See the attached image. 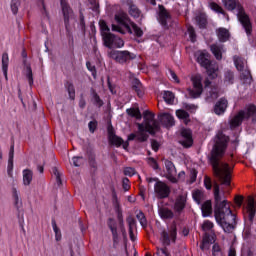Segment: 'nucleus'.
Instances as JSON below:
<instances>
[{"label": "nucleus", "mask_w": 256, "mask_h": 256, "mask_svg": "<svg viewBox=\"0 0 256 256\" xmlns=\"http://www.w3.org/2000/svg\"><path fill=\"white\" fill-rule=\"evenodd\" d=\"M229 144V136L219 132L216 136V142L210 152V165L212 167L213 177L218 179L220 185L224 187L231 186V173H233V168L229 166L226 162H221L225 151H227V145Z\"/></svg>", "instance_id": "f257e3e1"}, {"label": "nucleus", "mask_w": 256, "mask_h": 256, "mask_svg": "<svg viewBox=\"0 0 256 256\" xmlns=\"http://www.w3.org/2000/svg\"><path fill=\"white\" fill-rule=\"evenodd\" d=\"M214 189V217L222 227L224 233H233L237 227V214L233 213L229 202L221 196V186L213 182Z\"/></svg>", "instance_id": "f03ea898"}, {"label": "nucleus", "mask_w": 256, "mask_h": 256, "mask_svg": "<svg viewBox=\"0 0 256 256\" xmlns=\"http://www.w3.org/2000/svg\"><path fill=\"white\" fill-rule=\"evenodd\" d=\"M223 4L228 11H234L238 9V21L241 23L242 27L245 29L246 34L249 36L253 33V24H251V19L249 15L245 13V8L237 2V0H223Z\"/></svg>", "instance_id": "7ed1b4c3"}, {"label": "nucleus", "mask_w": 256, "mask_h": 256, "mask_svg": "<svg viewBox=\"0 0 256 256\" xmlns=\"http://www.w3.org/2000/svg\"><path fill=\"white\" fill-rule=\"evenodd\" d=\"M114 19L118 25L112 24V31L116 33H121V35H125V33H129V35H133V29H131V18H129V14L124 11H120L115 14Z\"/></svg>", "instance_id": "20e7f679"}, {"label": "nucleus", "mask_w": 256, "mask_h": 256, "mask_svg": "<svg viewBox=\"0 0 256 256\" xmlns=\"http://www.w3.org/2000/svg\"><path fill=\"white\" fill-rule=\"evenodd\" d=\"M148 183L154 184V193L157 199H168V197L171 195V187L167 185V183L159 180V178H147Z\"/></svg>", "instance_id": "39448f33"}, {"label": "nucleus", "mask_w": 256, "mask_h": 256, "mask_svg": "<svg viewBox=\"0 0 256 256\" xmlns=\"http://www.w3.org/2000/svg\"><path fill=\"white\" fill-rule=\"evenodd\" d=\"M143 119L145 123V129L150 135H155L161 127L159 122L155 120V114L149 110L143 112Z\"/></svg>", "instance_id": "423d86ee"}, {"label": "nucleus", "mask_w": 256, "mask_h": 256, "mask_svg": "<svg viewBox=\"0 0 256 256\" xmlns=\"http://www.w3.org/2000/svg\"><path fill=\"white\" fill-rule=\"evenodd\" d=\"M109 56L120 65H125V63H130V61H133V59H137V55L129 52L128 50H112L110 51Z\"/></svg>", "instance_id": "0eeeda50"}, {"label": "nucleus", "mask_w": 256, "mask_h": 256, "mask_svg": "<svg viewBox=\"0 0 256 256\" xmlns=\"http://www.w3.org/2000/svg\"><path fill=\"white\" fill-rule=\"evenodd\" d=\"M193 88H187V92L191 99H199L203 95V83L201 75H195L191 78Z\"/></svg>", "instance_id": "6e6552de"}, {"label": "nucleus", "mask_w": 256, "mask_h": 256, "mask_svg": "<svg viewBox=\"0 0 256 256\" xmlns=\"http://www.w3.org/2000/svg\"><path fill=\"white\" fill-rule=\"evenodd\" d=\"M161 239L163 245H171V241L172 243H175V241H177V222L174 221L171 223L168 232L167 230L162 231Z\"/></svg>", "instance_id": "1a4fd4ad"}, {"label": "nucleus", "mask_w": 256, "mask_h": 256, "mask_svg": "<svg viewBox=\"0 0 256 256\" xmlns=\"http://www.w3.org/2000/svg\"><path fill=\"white\" fill-rule=\"evenodd\" d=\"M108 141L110 145H114V147H123V149L127 150L129 148V140L126 142L123 140V138L117 136L115 134V129L113 126H108Z\"/></svg>", "instance_id": "9d476101"}, {"label": "nucleus", "mask_w": 256, "mask_h": 256, "mask_svg": "<svg viewBox=\"0 0 256 256\" xmlns=\"http://www.w3.org/2000/svg\"><path fill=\"white\" fill-rule=\"evenodd\" d=\"M61 9L64 17V24L66 31H69V27H71L70 21L71 19H75V12L73 8L67 3L65 0H61Z\"/></svg>", "instance_id": "9b49d317"}, {"label": "nucleus", "mask_w": 256, "mask_h": 256, "mask_svg": "<svg viewBox=\"0 0 256 256\" xmlns=\"http://www.w3.org/2000/svg\"><path fill=\"white\" fill-rule=\"evenodd\" d=\"M164 165L166 167V179H168L170 183H179V179L175 177V175H177V168H175V164H173L171 160H165Z\"/></svg>", "instance_id": "f8f14e48"}, {"label": "nucleus", "mask_w": 256, "mask_h": 256, "mask_svg": "<svg viewBox=\"0 0 256 256\" xmlns=\"http://www.w3.org/2000/svg\"><path fill=\"white\" fill-rule=\"evenodd\" d=\"M159 12H158V21L162 25V27H165V29H169V23L168 21H171V14L169 11H167V8L163 5L158 6Z\"/></svg>", "instance_id": "ddd939ff"}, {"label": "nucleus", "mask_w": 256, "mask_h": 256, "mask_svg": "<svg viewBox=\"0 0 256 256\" xmlns=\"http://www.w3.org/2000/svg\"><path fill=\"white\" fill-rule=\"evenodd\" d=\"M182 139L179 140L180 145L185 149L193 147V132L190 129H182L181 131Z\"/></svg>", "instance_id": "4468645a"}, {"label": "nucleus", "mask_w": 256, "mask_h": 256, "mask_svg": "<svg viewBox=\"0 0 256 256\" xmlns=\"http://www.w3.org/2000/svg\"><path fill=\"white\" fill-rule=\"evenodd\" d=\"M185 207H187V194H180L175 199L174 211L175 213H178V215H181L185 210Z\"/></svg>", "instance_id": "2eb2a0df"}, {"label": "nucleus", "mask_w": 256, "mask_h": 256, "mask_svg": "<svg viewBox=\"0 0 256 256\" xmlns=\"http://www.w3.org/2000/svg\"><path fill=\"white\" fill-rule=\"evenodd\" d=\"M245 121V110H240L236 115H234L229 121L231 129H237Z\"/></svg>", "instance_id": "dca6fc26"}, {"label": "nucleus", "mask_w": 256, "mask_h": 256, "mask_svg": "<svg viewBox=\"0 0 256 256\" xmlns=\"http://www.w3.org/2000/svg\"><path fill=\"white\" fill-rule=\"evenodd\" d=\"M228 106H229V101H227V98L222 97L214 105L213 111L215 115H223V113L227 111Z\"/></svg>", "instance_id": "f3484780"}, {"label": "nucleus", "mask_w": 256, "mask_h": 256, "mask_svg": "<svg viewBox=\"0 0 256 256\" xmlns=\"http://www.w3.org/2000/svg\"><path fill=\"white\" fill-rule=\"evenodd\" d=\"M244 119L249 121L251 119L252 123H256V105L249 104L244 110Z\"/></svg>", "instance_id": "a211bd4d"}, {"label": "nucleus", "mask_w": 256, "mask_h": 256, "mask_svg": "<svg viewBox=\"0 0 256 256\" xmlns=\"http://www.w3.org/2000/svg\"><path fill=\"white\" fill-rule=\"evenodd\" d=\"M248 219L250 223H253V220L255 219V213H256V206H255V200L252 197L248 198V205L246 208Z\"/></svg>", "instance_id": "6ab92c4d"}, {"label": "nucleus", "mask_w": 256, "mask_h": 256, "mask_svg": "<svg viewBox=\"0 0 256 256\" xmlns=\"http://www.w3.org/2000/svg\"><path fill=\"white\" fill-rule=\"evenodd\" d=\"M135 139L138 143H145L149 139V134H146V132H136L128 136V141H135Z\"/></svg>", "instance_id": "aec40b11"}, {"label": "nucleus", "mask_w": 256, "mask_h": 256, "mask_svg": "<svg viewBox=\"0 0 256 256\" xmlns=\"http://www.w3.org/2000/svg\"><path fill=\"white\" fill-rule=\"evenodd\" d=\"M107 225L112 233L113 242L117 243V241H119V233H117V222H115V219L109 218Z\"/></svg>", "instance_id": "412c9836"}, {"label": "nucleus", "mask_w": 256, "mask_h": 256, "mask_svg": "<svg viewBox=\"0 0 256 256\" xmlns=\"http://www.w3.org/2000/svg\"><path fill=\"white\" fill-rule=\"evenodd\" d=\"M160 122L164 127H173L175 125V118L169 113H164L160 115Z\"/></svg>", "instance_id": "4be33fe9"}, {"label": "nucleus", "mask_w": 256, "mask_h": 256, "mask_svg": "<svg viewBox=\"0 0 256 256\" xmlns=\"http://www.w3.org/2000/svg\"><path fill=\"white\" fill-rule=\"evenodd\" d=\"M216 35L220 43H226V41H229L231 37V34L229 33V30H227V28H218L216 30Z\"/></svg>", "instance_id": "5701e85b"}, {"label": "nucleus", "mask_w": 256, "mask_h": 256, "mask_svg": "<svg viewBox=\"0 0 256 256\" xmlns=\"http://www.w3.org/2000/svg\"><path fill=\"white\" fill-rule=\"evenodd\" d=\"M115 34H112L111 32L108 33H102V38L105 47H108V49H113V43L115 41Z\"/></svg>", "instance_id": "b1692460"}, {"label": "nucleus", "mask_w": 256, "mask_h": 256, "mask_svg": "<svg viewBox=\"0 0 256 256\" xmlns=\"http://www.w3.org/2000/svg\"><path fill=\"white\" fill-rule=\"evenodd\" d=\"M201 211L203 217H209L210 215L213 214V204L211 200H207L202 204Z\"/></svg>", "instance_id": "393cba45"}, {"label": "nucleus", "mask_w": 256, "mask_h": 256, "mask_svg": "<svg viewBox=\"0 0 256 256\" xmlns=\"http://www.w3.org/2000/svg\"><path fill=\"white\" fill-rule=\"evenodd\" d=\"M211 52L213 53L215 59H217V61H221V59H223V53L221 51H223V46L221 45H217V44H212L210 46Z\"/></svg>", "instance_id": "a878e982"}, {"label": "nucleus", "mask_w": 256, "mask_h": 256, "mask_svg": "<svg viewBox=\"0 0 256 256\" xmlns=\"http://www.w3.org/2000/svg\"><path fill=\"white\" fill-rule=\"evenodd\" d=\"M158 213H159L161 219H173V217H175L173 210H171L167 207H160L158 210Z\"/></svg>", "instance_id": "bb28decb"}, {"label": "nucleus", "mask_w": 256, "mask_h": 256, "mask_svg": "<svg viewBox=\"0 0 256 256\" xmlns=\"http://www.w3.org/2000/svg\"><path fill=\"white\" fill-rule=\"evenodd\" d=\"M132 89L133 91H135V93H137L138 97L143 96V84H141V81H139V79L134 78L132 80Z\"/></svg>", "instance_id": "cd10ccee"}, {"label": "nucleus", "mask_w": 256, "mask_h": 256, "mask_svg": "<svg viewBox=\"0 0 256 256\" xmlns=\"http://www.w3.org/2000/svg\"><path fill=\"white\" fill-rule=\"evenodd\" d=\"M215 99H219V88L211 87L210 91L207 93L206 101H208V103H211L215 101Z\"/></svg>", "instance_id": "c85d7f7f"}, {"label": "nucleus", "mask_w": 256, "mask_h": 256, "mask_svg": "<svg viewBox=\"0 0 256 256\" xmlns=\"http://www.w3.org/2000/svg\"><path fill=\"white\" fill-rule=\"evenodd\" d=\"M198 63L201 65V67H209L211 65V60H209V54L208 53H201L197 58Z\"/></svg>", "instance_id": "c756f323"}, {"label": "nucleus", "mask_w": 256, "mask_h": 256, "mask_svg": "<svg viewBox=\"0 0 256 256\" xmlns=\"http://www.w3.org/2000/svg\"><path fill=\"white\" fill-rule=\"evenodd\" d=\"M196 22L200 29H207V15L205 13L198 14Z\"/></svg>", "instance_id": "7c9ffc66"}, {"label": "nucleus", "mask_w": 256, "mask_h": 256, "mask_svg": "<svg viewBox=\"0 0 256 256\" xmlns=\"http://www.w3.org/2000/svg\"><path fill=\"white\" fill-rule=\"evenodd\" d=\"M15 157V143H12L9 151V159H8V173L11 174L13 171V158Z\"/></svg>", "instance_id": "2f4dec72"}, {"label": "nucleus", "mask_w": 256, "mask_h": 256, "mask_svg": "<svg viewBox=\"0 0 256 256\" xmlns=\"http://www.w3.org/2000/svg\"><path fill=\"white\" fill-rule=\"evenodd\" d=\"M9 69V54L4 52L2 54V71L4 73L5 79H7V71Z\"/></svg>", "instance_id": "473e14b6"}, {"label": "nucleus", "mask_w": 256, "mask_h": 256, "mask_svg": "<svg viewBox=\"0 0 256 256\" xmlns=\"http://www.w3.org/2000/svg\"><path fill=\"white\" fill-rule=\"evenodd\" d=\"M31 181H33V171L29 169H25L23 171V183L28 186L31 185Z\"/></svg>", "instance_id": "72a5a7b5"}, {"label": "nucleus", "mask_w": 256, "mask_h": 256, "mask_svg": "<svg viewBox=\"0 0 256 256\" xmlns=\"http://www.w3.org/2000/svg\"><path fill=\"white\" fill-rule=\"evenodd\" d=\"M91 95L93 103L96 105V107H103L104 103L99 94H97V91L95 89L91 88Z\"/></svg>", "instance_id": "f704fd0d"}, {"label": "nucleus", "mask_w": 256, "mask_h": 256, "mask_svg": "<svg viewBox=\"0 0 256 256\" xmlns=\"http://www.w3.org/2000/svg\"><path fill=\"white\" fill-rule=\"evenodd\" d=\"M65 88L67 89L71 101H75V86L73 85V82L66 81Z\"/></svg>", "instance_id": "c9c22d12"}, {"label": "nucleus", "mask_w": 256, "mask_h": 256, "mask_svg": "<svg viewBox=\"0 0 256 256\" xmlns=\"http://www.w3.org/2000/svg\"><path fill=\"white\" fill-rule=\"evenodd\" d=\"M129 15L134 19H139L141 17V10L135 4H130Z\"/></svg>", "instance_id": "e433bc0d"}, {"label": "nucleus", "mask_w": 256, "mask_h": 256, "mask_svg": "<svg viewBox=\"0 0 256 256\" xmlns=\"http://www.w3.org/2000/svg\"><path fill=\"white\" fill-rule=\"evenodd\" d=\"M192 197L198 205H201L203 199H205V194L201 190H195L192 193Z\"/></svg>", "instance_id": "4c0bfd02"}, {"label": "nucleus", "mask_w": 256, "mask_h": 256, "mask_svg": "<svg viewBox=\"0 0 256 256\" xmlns=\"http://www.w3.org/2000/svg\"><path fill=\"white\" fill-rule=\"evenodd\" d=\"M127 115H129V117H135V119H141L143 116L141 115V111L139 110V108H128L126 110Z\"/></svg>", "instance_id": "58836bf2"}, {"label": "nucleus", "mask_w": 256, "mask_h": 256, "mask_svg": "<svg viewBox=\"0 0 256 256\" xmlns=\"http://www.w3.org/2000/svg\"><path fill=\"white\" fill-rule=\"evenodd\" d=\"M163 99L168 105H173L175 102V94L171 91H164Z\"/></svg>", "instance_id": "ea45409f"}, {"label": "nucleus", "mask_w": 256, "mask_h": 256, "mask_svg": "<svg viewBox=\"0 0 256 256\" xmlns=\"http://www.w3.org/2000/svg\"><path fill=\"white\" fill-rule=\"evenodd\" d=\"M136 218L138 219L140 225L143 227V229L147 228V218L145 217V213L143 211H139L136 215Z\"/></svg>", "instance_id": "a19ab883"}, {"label": "nucleus", "mask_w": 256, "mask_h": 256, "mask_svg": "<svg viewBox=\"0 0 256 256\" xmlns=\"http://www.w3.org/2000/svg\"><path fill=\"white\" fill-rule=\"evenodd\" d=\"M234 65L237 71H243L245 69V63L243 62V59H241V57L234 56Z\"/></svg>", "instance_id": "79ce46f5"}, {"label": "nucleus", "mask_w": 256, "mask_h": 256, "mask_svg": "<svg viewBox=\"0 0 256 256\" xmlns=\"http://www.w3.org/2000/svg\"><path fill=\"white\" fill-rule=\"evenodd\" d=\"M176 116L178 117V119H184L185 123L187 125V123H189V112L185 111V110H177L176 111Z\"/></svg>", "instance_id": "37998d69"}, {"label": "nucleus", "mask_w": 256, "mask_h": 256, "mask_svg": "<svg viewBox=\"0 0 256 256\" xmlns=\"http://www.w3.org/2000/svg\"><path fill=\"white\" fill-rule=\"evenodd\" d=\"M205 69L207 70V74L210 79H217V69L213 67V65L210 64Z\"/></svg>", "instance_id": "c03bdc74"}, {"label": "nucleus", "mask_w": 256, "mask_h": 256, "mask_svg": "<svg viewBox=\"0 0 256 256\" xmlns=\"http://www.w3.org/2000/svg\"><path fill=\"white\" fill-rule=\"evenodd\" d=\"M212 256H225L223 255V250L221 249L219 243H215L212 246Z\"/></svg>", "instance_id": "a18cd8bd"}, {"label": "nucleus", "mask_w": 256, "mask_h": 256, "mask_svg": "<svg viewBox=\"0 0 256 256\" xmlns=\"http://www.w3.org/2000/svg\"><path fill=\"white\" fill-rule=\"evenodd\" d=\"M52 227L55 233L56 241H61V230L59 229V227H57V222L55 221V219H52Z\"/></svg>", "instance_id": "49530a36"}, {"label": "nucleus", "mask_w": 256, "mask_h": 256, "mask_svg": "<svg viewBox=\"0 0 256 256\" xmlns=\"http://www.w3.org/2000/svg\"><path fill=\"white\" fill-rule=\"evenodd\" d=\"M52 173L56 177V183L58 187H61V185H63V181L61 180V172H59V169H57V167H53Z\"/></svg>", "instance_id": "de8ad7c7"}, {"label": "nucleus", "mask_w": 256, "mask_h": 256, "mask_svg": "<svg viewBox=\"0 0 256 256\" xmlns=\"http://www.w3.org/2000/svg\"><path fill=\"white\" fill-rule=\"evenodd\" d=\"M130 27H132V29L134 31V35L136 37H143V30L141 29V27L137 26V24H135V22H132L130 24Z\"/></svg>", "instance_id": "09e8293b"}, {"label": "nucleus", "mask_w": 256, "mask_h": 256, "mask_svg": "<svg viewBox=\"0 0 256 256\" xmlns=\"http://www.w3.org/2000/svg\"><path fill=\"white\" fill-rule=\"evenodd\" d=\"M124 45L125 41H123V39H121L120 37L115 36L112 48L121 49V47H123Z\"/></svg>", "instance_id": "8fccbe9b"}, {"label": "nucleus", "mask_w": 256, "mask_h": 256, "mask_svg": "<svg viewBox=\"0 0 256 256\" xmlns=\"http://www.w3.org/2000/svg\"><path fill=\"white\" fill-rule=\"evenodd\" d=\"M187 32L189 34L190 41L195 43V41H197V33L195 32V28L193 26H189Z\"/></svg>", "instance_id": "3c124183"}, {"label": "nucleus", "mask_w": 256, "mask_h": 256, "mask_svg": "<svg viewBox=\"0 0 256 256\" xmlns=\"http://www.w3.org/2000/svg\"><path fill=\"white\" fill-rule=\"evenodd\" d=\"M202 241H204V243H215V234H209V233H204Z\"/></svg>", "instance_id": "603ef678"}, {"label": "nucleus", "mask_w": 256, "mask_h": 256, "mask_svg": "<svg viewBox=\"0 0 256 256\" xmlns=\"http://www.w3.org/2000/svg\"><path fill=\"white\" fill-rule=\"evenodd\" d=\"M204 187L207 191H211L213 189V180L209 176H204Z\"/></svg>", "instance_id": "864d4df0"}, {"label": "nucleus", "mask_w": 256, "mask_h": 256, "mask_svg": "<svg viewBox=\"0 0 256 256\" xmlns=\"http://www.w3.org/2000/svg\"><path fill=\"white\" fill-rule=\"evenodd\" d=\"M99 25H100L101 35H103V33H109V31H111V29L109 28L105 20H100Z\"/></svg>", "instance_id": "5fc2aeb1"}, {"label": "nucleus", "mask_w": 256, "mask_h": 256, "mask_svg": "<svg viewBox=\"0 0 256 256\" xmlns=\"http://www.w3.org/2000/svg\"><path fill=\"white\" fill-rule=\"evenodd\" d=\"M26 77L28 79L29 85H33V70L31 69V66H26Z\"/></svg>", "instance_id": "6e6d98bb"}, {"label": "nucleus", "mask_w": 256, "mask_h": 256, "mask_svg": "<svg viewBox=\"0 0 256 256\" xmlns=\"http://www.w3.org/2000/svg\"><path fill=\"white\" fill-rule=\"evenodd\" d=\"M210 7H211L212 11H215L216 13H221V15H225V10H223V8L221 6H219V4L212 2L210 4Z\"/></svg>", "instance_id": "4d7b16f0"}, {"label": "nucleus", "mask_w": 256, "mask_h": 256, "mask_svg": "<svg viewBox=\"0 0 256 256\" xmlns=\"http://www.w3.org/2000/svg\"><path fill=\"white\" fill-rule=\"evenodd\" d=\"M86 67L88 69V71H90L92 73V76L94 77V79H97V68L95 67V65H93L91 62H86Z\"/></svg>", "instance_id": "13d9d810"}, {"label": "nucleus", "mask_w": 256, "mask_h": 256, "mask_svg": "<svg viewBox=\"0 0 256 256\" xmlns=\"http://www.w3.org/2000/svg\"><path fill=\"white\" fill-rule=\"evenodd\" d=\"M74 167H81L83 165L84 158L83 156H74L72 158Z\"/></svg>", "instance_id": "bf43d9fd"}, {"label": "nucleus", "mask_w": 256, "mask_h": 256, "mask_svg": "<svg viewBox=\"0 0 256 256\" xmlns=\"http://www.w3.org/2000/svg\"><path fill=\"white\" fill-rule=\"evenodd\" d=\"M213 227H214L213 222L209 220H205L202 224V231H211Z\"/></svg>", "instance_id": "052dcab7"}, {"label": "nucleus", "mask_w": 256, "mask_h": 256, "mask_svg": "<svg viewBox=\"0 0 256 256\" xmlns=\"http://www.w3.org/2000/svg\"><path fill=\"white\" fill-rule=\"evenodd\" d=\"M116 213L120 225H123V211L121 210V206L119 204L116 205Z\"/></svg>", "instance_id": "680f3d73"}, {"label": "nucleus", "mask_w": 256, "mask_h": 256, "mask_svg": "<svg viewBox=\"0 0 256 256\" xmlns=\"http://www.w3.org/2000/svg\"><path fill=\"white\" fill-rule=\"evenodd\" d=\"M147 163H148V165H150V167H152V169H154V170L159 169V164L157 163V160H155V158L149 157L147 159Z\"/></svg>", "instance_id": "e2e57ef3"}, {"label": "nucleus", "mask_w": 256, "mask_h": 256, "mask_svg": "<svg viewBox=\"0 0 256 256\" xmlns=\"http://www.w3.org/2000/svg\"><path fill=\"white\" fill-rule=\"evenodd\" d=\"M234 79H235V74H233V72L227 71L225 73V81H227V83H230L231 85H233Z\"/></svg>", "instance_id": "0e129e2a"}, {"label": "nucleus", "mask_w": 256, "mask_h": 256, "mask_svg": "<svg viewBox=\"0 0 256 256\" xmlns=\"http://www.w3.org/2000/svg\"><path fill=\"white\" fill-rule=\"evenodd\" d=\"M11 9L14 15H17L19 11V0H12Z\"/></svg>", "instance_id": "69168bd1"}, {"label": "nucleus", "mask_w": 256, "mask_h": 256, "mask_svg": "<svg viewBox=\"0 0 256 256\" xmlns=\"http://www.w3.org/2000/svg\"><path fill=\"white\" fill-rule=\"evenodd\" d=\"M136 171L135 168L133 167H126L124 168V175L128 176V177H133V175H135Z\"/></svg>", "instance_id": "338daca9"}, {"label": "nucleus", "mask_w": 256, "mask_h": 256, "mask_svg": "<svg viewBox=\"0 0 256 256\" xmlns=\"http://www.w3.org/2000/svg\"><path fill=\"white\" fill-rule=\"evenodd\" d=\"M156 255H158V256H171V254L167 250V247L158 249L157 252H156Z\"/></svg>", "instance_id": "774afa93"}]
</instances>
